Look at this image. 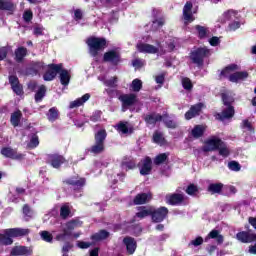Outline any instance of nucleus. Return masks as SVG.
Instances as JSON below:
<instances>
[{"label":"nucleus","mask_w":256,"mask_h":256,"mask_svg":"<svg viewBox=\"0 0 256 256\" xmlns=\"http://www.w3.org/2000/svg\"><path fill=\"white\" fill-rule=\"evenodd\" d=\"M31 230L25 228H9L0 231V245H13V238L25 237Z\"/></svg>","instance_id":"obj_1"},{"label":"nucleus","mask_w":256,"mask_h":256,"mask_svg":"<svg viewBox=\"0 0 256 256\" xmlns=\"http://www.w3.org/2000/svg\"><path fill=\"white\" fill-rule=\"evenodd\" d=\"M234 71H239V66L237 64H230L222 70L221 75L223 77H228L231 83H239V81H244V79L249 77L247 71L233 73Z\"/></svg>","instance_id":"obj_2"},{"label":"nucleus","mask_w":256,"mask_h":256,"mask_svg":"<svg viewBox=\"0 0 256 256\" xmlns=\"http://www.w3.org/2000/svg\"><path fill=\"white\" fill-rule=\"evenodd\" d=\"M81 225H83V222L78 219L70 220L62 225V233L56 235V241H65L67 237H71V231L77 229V227H81Z\"/></svg>","instance_id":"obj_3"},{"label":"nucleus","mask_w":256,"mask_h":256,"mask_svg":"<svg viewBox=\"0 0 256 256\" xmlns=\"http://www.w3.org/2000/svg\"><path fill=\"white\" fill-rule=\"evenodd\" d=\"M87 45L89 47L90 55L92 57H97L101 49H105L107 41L104 38L92 37L87 40Z\"/></svg>","instance_id":"obj_4"},{"label":"nucleus","mask_w":256,"mask_h":256,"mask_svg":"<svg viewBox=\"0 0 256 256\" xmlns=\"http://www.w3.org/2000/svg\"><path fill=\"white\" fill-rule=\"evenodd\" d=\"M211 55V50L207 49V47L197 48L196 50H193L190 54V59L198 65V67H201L203 65V61L205 57H209Z\"/></svg>","instance_id":"obj_5"},{"label":"nucleus","mask_w":256,"mask_h":256,"mask_svg":"<svg viewBox=\"0 0 256 256\" xmlns=\"http://www.w3.org/2000/svg\"><path fill=\"white\" fill-rule=\"evenodd\" d=\"M66 185L72 186V189L76 192L74 195L75 197H81V190L85 187L86 180L85 178H81L79 176H74L68 178L64 181Z\"/></svg>","instance_id":"obj_6"},{"label":"nucleus","mask_w":256,"mask_h":256,"mask_svg":"<svg viewBox=\"0 0 256 256\" xmlns=\"http://www.w3.org/2000/svg\"><path fill=\"white\" fill-rule=\"evenodd\" d=\"M137 49L140 53H149L151 55H155L156 53H159V51H165L159 40L156 41V46L147 43H139L137 44Z\"/></svg>","instance_id":"obj_7"},{"label":"nucleus","mask_w":256,"mask_h":256,"mask_svg":"<svg viewBox=\"0 0 256 256\" xmlns=\"http://www.w3.org/2000/svg\"><path fill=\"white\" fill-rule=\"evenodd\" d=\"M225 21H233L229 24V31H237L241 27V22H239V14L234 10H229L224 13Z\"/></svg>","instance_id":"obj_8"},{"label":"nucleus","mask_w":256,"mask_h":256,"mask_svg":"<svg viewBox=\"0 0 256 256\" xmlns=\"http://www.w3.org/2000/svg\"><path fill=\"white\" fill-rule=\"evenodd\" d=\"M119 101L122 103V112L128 111L130 107H133L137 103V95L134 93L122 94L119 96Z\"/></svg>","instance_id":"obj_9"},{"label":"nucleus","mask_w":256,"mask_h":256,"mask_svg":"<svg viewBox=\"0 0 256 256\" xmlns=\"http://www.w3.org/2000/svg\"><path fill=\"white\" fill-rule=\"evenodd\" d=\"M221 145H223V141L213 136L206 140L205 145L202 147V151H204V153H209V151H217Z\"/></svg>","instance_id":"obj_10"},{"label":"nucleus","mask_w":256,"mask_h":256,"mask_svg":"<svg viewBox=\"0 0 256 256\" xmlns=\"http://www.w3.org/2000/svg\"><path fill=\"white\" fill-rule=\"evenodd\" d=\"M168 213L169 209H167V207H160L158 209L152 207V221H154V223H161V221H163L165 217H167Z\"/></svg>","instance_id":"obj_11"},{"label":"nucleus","mask_w":256,"mask_h":256,"mask_svg":"<svg viewBox=\"0 0 256 256\" xmlns=\"http://www.w3.org/2000/svg\"><path fill=\"white\" fill-rule=\"evenodd\" d=\"M103 59L106 63H111V65H119L121 63V54L117 50H110L104 53Z\"/></svg>","instance_id":"obj_12"},{"label":"nucleus","mask_w":256,"mask_h":256,"mask_svg":"<svg viewBox=\"0 0 256 256\" xmlns=\"http://www.w3.org/2000/svg\"><path fill=\"white\" fill-rule=\"evenodd\" d=\"M45 64L43 62H32L25 70L24 75H39L44 71Z\"/></svg>","instance_id":"obj_13"},{"label":"nucleus","mask_w":256,"mask_h":256,"mask_svg":"<svg viewBox=\"0 0 256 256\" xmlns=\"http://www.w3.org/2000/svg\"><path fill=\"white\" fill-rule=\"evenodd\" d=\"M138 167L141 175H150L153 169V161L149 157H145L139 162Z\"/></svg>","instance_id":"obj_14"},{"label":"nucleus","mask_w":256,"mask_h":256,"mask_svg":"<svg viewBox=\"0 0 256 256\" xmlns=\"http://www.w3.org/2000/svg\"><path fill=\"white\" fill-rule=\"evenodd\" d=\"M47 163L51 165L54 169H59L63 163H65V157L58 154H50L47 156Z\"/></svg>","instance_id":"obj_15"},{"label":"nucleus","mask_w":256,"mask_h":256,"mask_svg":"<svg viewBox=\"0 0 256 256\" xmlns=\"http://www.w3.org/2000/svg\"><path fill=\"white\" fill-rule=\"evenodd\" d=\"M63 64H52L50 69L43 75L44 81H53L57 77V73L61 71Z\"/></svg>","instance_id":"obj_16"},{"label":"nucleus","mask_w":256,"mask_h":256,"mask_svg":"<svg viewBox=\"0 0 256 256\" xmlns=\"http://www.w3.org/2000/svg\"><path fill=\"white\" fill-rule=\"evenodd\" d=\"M1 155L8 157L9 159H16L17 161H21V159L25 157V155L17 152V150L12 149L11 147L2 148Z\"/></svg>","instance_id":"obj_17"},{"label":"nucleus","mask_w":256,"mask_h":256,"mask_svg":"<svg viewBox=\"0 0 256 256\" xmlns=\"http://www.w3.org/2000/svg\"><path fill=\"white\" fill-rule=\"evenodd\" d=\"M211 239H213V241H215L217 245H223V241H225L223 235H221V231L217 229L211 230L209 234L205 237L204 241L205 243H208V241H211Z\"/></svg>","instance_id":"obj_18"},{"label":"nucleus","mask_w":256,"mask_h":256,"mask_svg":"<svg viewBox=\"0 0 256 256\" xmlns=\"http://www.w3.org/2000/svg\"><path fill=\"white\" fill-rule=\"evenodd\" d=\"M191 9H193V3L187 2L183 8V18L185 25L193 23V20L195 19V16H193V12L191 11Z\"/></svg>","instance_id":"obj_19"},{"label":"nucleus","mask_w":256,"mask_h":256,"mask_svg":"<svg viewBox=\"0 0 256 256\" xmlns=\"http://www.w3.org/2000/svg\"><path fill=\"white\" fill-rule=\"evenodd\" d=\"M236 238L238 241H241V243H253V241H256V234L251 231H242L237 233Z\"/></svg>","instance_id":"obj_20"},{"label":"nucleus","mask_w":256,"mask_h":256,"mask_svg":"<svg viewBox=\"0 0 256 256\" xmlns=\"http://www.w3.org/2000/svg\"><path fill=\"white\" fill-rule=\"evenodd\" d=\"M9 83L11 85L12 91H14L17 95H23V85L19 83V78L17 76H9Z\"/></svg>","instance_id":"obj_21"},{"label":"nucleus","mask_w":256,"mask_h":256,"mask_svg":"<svg viewBox=\"0 0 256 256\" xmlns=\"http://www.w3.org/2000/svg\"><path fill=\"white\" fill-rule=\"evenodd\" d=\"M185 201V196L183 194H168L166 195V203L168 205H181Z\"/></svg>","instance_id":"obj_22"},{"label":"nucleus","mask_w":256,"mask_h":256,"mask_svg":"<svg viewBox=\"0 0 256 256\" xmlns=\"http://www.w3.org/2000/svg\"><path fill=\"white\" fill-rule=\"evenodd\" d=\"M241 127H242L244 133H247V131L250 133L249 136L245 137V141H247V143H251V141H253V134L255 133L253 124H251V122H249V120H243Z\"/></svg>","instance_id":"obj_23"},{"label":"nucleus","mask_w":256,"mask_h":256,"mask_svg":"<svg viewBox=\"0 0 256 256\" xmlns=\"http://www.w3.org/2000/svg\"><path fill=\"white\" fill-rule=\"evenodd\" d=\"M201 109H203V103H198L191 106L190 111L185 113V119L189 121L190 119H193V117H197V115L201 113Z\"/></svg>","instance_id":"obj_24"},{"label":"nucleus","mask_w":256,"mask_h":256,"mask_svg":"<svg viewBox=\"0 0 256 256\" xmlns=\"http://www.w3.org/2000/svg\"><path fill=\"white\" fill-rule=\"evenodd\" d=\"M162 120H163V116L157 113H150L144 116V121L147 123V125L155 126L157 123H159V121H162Z\"/></svg>","instance_id":"obj_25"},{"label":"nucleus","mask_w":256,"mask_h":256,"mask_svg":"<svg viewBox=\"0 0 256 256\" xmlns=\"http://www.w3.org/2000/svg\"><path fill=\"white\" fill-rule=\"evenodd\" d=\"M123 243L126 246L127 253H129V255H133L137 249V242L135 241V238L125 237L123 239Z\"/></svg>","instance_id":"obj_26"},{"label":"nucleus","mask_w":256,"mask_h":256,"mask_svg":"<svg viewBox=\"0 0 256 256\" xmlns=\"http://www.w3.org/2000/svg\"><path fill=\"white\" fill-rule=\"evenodd\" d=\"M91 99V94L86 93L84 94L81 98H78L72 102H70L69 108L70 109H75V107H81L84 103H87Z\"/></svg>","instance_id":"obj_27"},{"label":"nucleus","mask_w":256,"mask_h":256,"mask_svg":"<svg viewBox=\"0 0 256 256\" xmlns=\"http://www.w3.org/2000/svg\"><path fill=\"white\" fill-rule=\"evenodd\" d=\"M233 115H235V109L233 106H226L222 113L218 114V117L220 121H225V119H231Z\"/></svg>","instance_id":"obj_28"},{"label":"nucleus","mask_w":256,"mask_h":256,"mask_svg":"<svg viewBox=\"0 0 256 256\" xmlns=\"http://www.w3.org/2000/svg\"><path fill=\"white\" fill-rule=\"evenodd\" d=\"M59 73V77H60V83L61 85H64V87H67V85H69V82L71 81V74L63 69V67H61Z\"/></svg>","instance_id":"obj_29"},{"label":"nucleus","mask_w":256,"mask_h":256,"mask_svg":"<svg viewBox=\"0 0 256 256\" xmlns=\"http://www.w3.org/2000/svg\"><path fill=\"white\" fill-rule=\"evenodd\" d=\"M151 200V194L141 193L134 198V205H143Z\"/></svg>","instance_id":"obj_30"},{"label":"nucleus","mask_w":256,"mask_h":256,"mask_svg":"<svg viewBox=\"0 0 256 256\" xmlns=\"http://www.w3.org/2000/svg\"><path fill=\"white\" fill-rule=\"evenodd\" d=\"M117 131L122 133L123 135H127V133H133V127H129V122H120L116 125Z\"/></svg>","instance_id":"obj_31"},{"label":"nucleus","mask_w":256,"mask_h":256,"mask_svg":"<svg viewBox=\"0 0 256 256\" xmlns=\"http://www.w3.org/2000/svg\"><path fill=\"white\" fill-rule=\"evenodd\" d=\"M46 117L48 121H50L51 123H55V121L59 119V109H57V107L50 108L46 113Z\"/></svg>","instance_id":"obj_32"},{"label":"nucleus","mask_w":256,"mask_h":256,"mask_svg":"<svg viewBox=\"0 0 256 256\" xmlns=\"http://www.w3.org/2000/svg\"><path fill=\"white\" fill-rule=\"evenodd\" d=\"M25 57H27V48L18 47L15 50V61L17 63H21L23 61V59H25Z\"/></svg>","instance_id":"obj_33"},{"label":"nucleus","mask_w":256,"mask_h":256,"mask_svg":"<svg viewBox=\"0 0 256 256\" xmlns=\"http://www.w3.org/2000/svg\"><path fill=\"white\" fill-rule=\"evenodd\" d=\"M107 237H109V232L107 230H100L98 233L92 235L91 239L94 243H97L99 241H104Z\"/></svg>","instance_id":"obj_34"},{"label":"nucleus","mask_w":256,"mask_h":256,"mask_svg":"<svg viewBox=\"0 0 256 256\" xmlns=\"http://www.w3.org/2000/svg\"><path fill=\"white\" fill-rule=\"evenodd\" d=\"M139 212L136 213V217L139 219H145V217H149L151 213H153V207H140Z\"/></svg>","instance_id":"obj_35"},{"label":"nucleus","mask_w":256,"mask_h":256,"mask_svg":"<svg viewBox=\"0 0 256 256\" xmlns=\"http://www.w3.org/2000/svg\"><path fill=\"white\" fill-rule=\"evenodd\" d=\"M21 117H23V113L20 110L11 114L10 122L13 127H19V123H21Z\"/></svg>","instance_id":"obj_36"},{"label":"nucleus","mask_w":256,"mask_h":256,"mask_svg":"<svg viewBox=\"0 0 256 256\" xmlns=\"http://www.w3.org/2000/svg\"><path fill=\"white\" fill-rule=\"evenodd\" d=\"M162 121L168 127V129H175L177 127V122L175 119L169 117V115H163Z\"/></svg>","instance_id":"obj_37"},{"label":"nucleus","mask_w":256,"mask_h":256,"mask_svg":"<svg viewBox=\"0 0 256 256\" xmlns=\"http://www.w3.org/2000/svg\"><path fill=\"white\" fill-rule=\"evenodd\" d=\"M205 133V127H203L202 125H196L192 131V137H194V139H199V137H203V134Z\"/></svg>","instance_id":"obj_38"},{"label":"nucleus","mask_w":256,"mask_h":256,"mask_svg":"<svg viewBox=\"0 0 256 256\" xmlns=\"http://www.w3.org/2000/svg\"><path fill=\"white\" fill-rule=\"evenodd\" d=\"M105 139H107V132L105 130H99L95 134V143L105 145Z\"/></svg>","instance_id":"obj_39"},{"label":"nucleus","mask_w":256,"mask_h":256,"mask_svg":"<svg viewBox=\"0 0 256 256\" xmlns=\"http://www.w3.org/2000/svg\"><path fill=\"white\" fill-rule=\"evenodd\" d=\"M27 253H29V249L25 246H16L11 250L12 256L27 255Z\"/></svg>","instance_id":"obj_40"},{"label":"nucleus","mask_w":256,"mask_h":256,"mask_svg":"<svg viewBox=\"0 0 256 256\" xmlns=\"http://www.w3.org/2000/svg\"><path fill=\"white\" fill-rule=\"evenodd\" d=\"M130 89L134 93H139V91L143 89V81H141L139 78L134 79L130 85Z\"/></svg>","instance_id":"obj_41"},{"label":"nucleus","mask_w":256,"mask_h":256,"mask_svg":"<svg viewBox=\"0 0 256 256\" xmlns=\"http://www.w3.org/2000/svg\"><path fill=\"white\" fill-rule=\"evenodd\" d=\"M195 29L200 39H205V37H209V29L206 28L205 26L196 25Z\"/></svg>","instance_id":"obj_42"},{"label":"nucleus","mask_w":256,"mask_h":256,"mask_svg":"<svg viewBox=\"0 0 256 256\" xmlns=\"http://www.w3.org/2000/svg\"><path fill=\"white\" fill-rule=\"evenodd\" d=\"M1 11H15V5L11 1H0Z\"/></svg>","instance_id":"obj_43"},{"label":"nucleus","mask_w":256,"mask_h":256,"mask_svg":"<svg viewBox=\"0 0 256 256\" xmlns=\"http://www.w3.org/2000/svg\"><path fill=\"white\" fill-rule=\"evenodd\" d=\"M45 93H47V89L45 88V86L43 85L40 86V88L35 94L36 103H41V101H43V97H45Z\"/></svg>","instance_id":"obj_44"},{"label":"nucleus","mask_w":256,"mask_h":256,"mask_svg":"<svg viewBox=\"0 0 256 256\" xmlns=\"http://www.w3.org/2000/svg\"><path fill=\"white\" fill-rule=\"evenodd\" d=\"M222 189H223V184L221 183H213L208 186V191L212 194L221 193Z\"/></svg>","instance_id":"obj_45"},{"label":"nucleus","mask_w":256,"mask_h":256,"mask_svg":"<svg viewBox=\"0 0 256 256\" xmlns=\"http://www.w3.org/2000/svg\"><path fill=\"white\" fill-rule=\"evenodd\" d=\"M135 162L133 160L125 161L123 160L121 163L122 171H129V169H135Z\"/></svg>","instance_id":"obj_46"},{"label":"nucleus","mask_w":256,"mask_h":256,"mask_svg":"<svg viewBox=\"0 0 256 256\" xmlns=\"http://www.w3.org/2000/svg\"><path fill=\"white\" fill-rule=\"evenodd\" d=\"M70 213H71V209L69 208V204L62 205L60 209V217H62V219H67Z\"/></svg>","instance_id":"obj_47"},{"label":"nucleus","mask_w":256,"mask_h":256,"mask_svg":"<svg viewBox=\"0 0 256 256\" xmlns=\"http://www.w3.org/2000/svg\"><path fill=\"white\" fill-rule=\"evenodd\" d=\"M105 150V144H99L95 142V145L91 147V153H94L95 155H98V153H103Z\"/></svg>","instance_id":"obj_48"},{"label":"nucleus","mask_w":256,"mask_h":256,"mask_svg":"<svg viewBox=\"0 0 256 256\" xmlns=\"http://www.w3.org/2000/svg\"><path fill=\"white\" fill-rule=\"evenodd\" d=\"M179 43V39L177 38H170L166 42L167 45V51H173L175 47H177V44Z\"/></svg>","instance_id":"obj_49"},{"label":"nucleus","mask_w":256,"mask_h":256,"mask_svg":"<svg viewBox=\"0 0 256 256\" xmlns=\"http://www.w3.org/2000/svg\"><path fill=\"white\" fill-rule=\"evenodd\" d=\"M23 215H24L25 221H29V219L33 218V211L27 204L24 205L23 207Z\"/></svg>","instance_id":"obj_50"},{"label":"nucleus","mask_w":256,"mask_h":256,"mask_svg":"<svg viewBox=\"0 0 256 256\" xmlns=\"http://www.w3.org/2000/svg\"><path fill=\"white\" fill-rule=\"evenodd\" d=\"M186 193L195 197L199 193V188L195 184H190L186 189Z\"/></svg>","instance_id":"obj_51"},{"label":"nucleus","mask_w":256,"mask_h":256,"mask_svg":"<svg viewBox=\"0 0 256 256\" xmlns=\"http://www.w3.org/2000/svg\"><path fill=\"white\" fill-rule=\"evenodd\" d=\"M219 150V155H221V157L227 158L229 157V148H227V146L225 145V143L222 142L221 146H219L218 148Z\"/></svg>","instance_id":"obj_52"},{"label":"nucleus","mask_w":256,"mask_h":256,"mask_svg":"<svg viewBox=\"0 0 256 256\" xmlns=\"http://www.w3.org/2000/svg\"><path fill=\"white\" fill-rule=\"evenodd\" d=\"M165 25V20L163 18L156 19L152 22V31H157V29L163 27Z\"/></svg>","instance_id":"obj_53"},{"label":"nucleus","mask_w":256,"mask_h":256,"mask_svg":"<svg viewBox=\"0 0 256 256\" xmlns=\"http://www.w3.org/2000/svg\"><path fill=\"white\" fill-rule=\"evenodd\" d=\"M182 87L186 91H191L193 89V83L191 82V79H189V78H182Z\"/></svg>","instance_id":"obj_54"},{"label":"nucleus","mask_w":256,"mask_h":256,"mask_svg":"<svg viewBox=\"0 0 256 256\" xmlns=\"http://www.w3.org/2000/svg\"><path fill=\"white\" fill-rule=\"evenodd\" d=\"M38 146H39V137L34 134L30 139L28 147H30V149H35V147H38Z\"/></svg>","instance_id":"obj_55"},{"label":"nucleus","mask_w":256,"mask_h":256,"mask_svg":"<svg viewBox=\"0 0 256 256\" xmlns=\"http://www.w3.org/2000/svg\"><path fill=\"white\" fill-rule=\"evenodd\" d=\"M104 85L106 87H112V88L117 87V76H114V77H112V78H110L108 80H105L104 81Z\"/></svg>","instance_id":"obj_56"},{"label":"nucleus","mask_w":256,"mask_h":256,"mask_svg":"<svg viewBox=\"0 0 256 256\" xmlns=\"http://www.w3.org/2000/svg\"><path fill=\"white\" fill-rule=\"evenodd\" d=\"M165 161H167V154H165V153L159 154L154 159L155 165H161V163H165Z\"/></svg>","instance_id":"obj_57"},{"label":"nucleus","mask_w":256,"mask_h":256,"mask_svg":"<svg viewBox=\"0 0 256 256\" xmlns=\"http://www.w3.org/2000/svg\"><path fill=\"white\" fill-rule=\"evenodd\" d=\"M40 235L43 241H46V243H51V241H53V235L48 231H42Z\"/></svg>","instance_id":"obj_58"},{"label":"nucleus","mask_w":256,"mask_h":256,"mask_svg":"<svg viewBox=\"0 0 256 256\" xmlns=\"http://www.w3.org/2000/svg\"><path fill=\"white\" fill-rule=\"evenodd\" d=\"M153 141L154 143H158V144L163 143V141H165V138L163 137V133L155 132L153 135Z\"/></svg>","instance_id":"obj_59"},{"label":"nucleus","mask_w":256,"mask_h":256,"mask_svg":"<svg viewBox=\"0 0 256 256\" xmlns=\"http://www.w3.org/2000/svg\"><path fill=\"white\" fill-rule=\"evenodd\" d=\"M228 168L230 171H241V164L236 161H231L228 163Z\"/></svg>","instance_id":"obj_60"},{"label":"nucleus","mask_w":256,"mask_h":256,"mask_svg":"<svg viewBox=\"0 0 256 256\" xmlns=\"http://www.w3.org/2000/svg\"><path fill=\"white\" fill-rule=\"evenodd\" d=\"M132 65L135 69H141V67L145 66V60L136 58L132 61Z\"/></svg>","instance_id":"obj_61"},{"label":"nucleus","mask_w":256,"mask_h":256,"mask_svg":"<svg viewBox=\"0 0 256 256\" xmlns=\"http://www.w3.org/2000/svg\"><path fill=\"white\" fill-rule=\"evenodd\" d=\"M222 101L226 107H231V103H233V98L227 94H222Z\"/></svg>","instance_id":"obj_62"},{"label":"nucleus","mask_w":256,"mask_h":256,"mask_svg":"<svg viewBox=\"0 0 256 256\" xmlns=\"http://www.w3.org/2000/svg\"><path fill=\"white\" fill-rule=\"evenodd\" d=\"M189 245H193L194 247H199V245H203V237L198 236L194 240H192Z\"/></svg>","instance_id":"obj_63"},{"label":"nucleus","mask_w":256,"mask_h":256,"mask_svg":"<svg viewBox=\"0 0 256 256\" xmlns=\"http://www.w3.org/2000/svg\"><path fill=\"white\" fill-rule=\"evenodd\" d=\"M23 19L26 23H29L33 19V12L31 10H26L23 14Z\"/></svg>","instance_id":"obj_64"}]
</instances>
